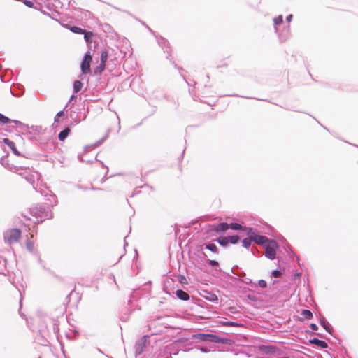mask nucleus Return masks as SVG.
Wrapping results in <instances>:
<instances>
[{
    "mask_svg": "<svg viewBox=\"0 0 358 358\" xmlns=\"http://www.w3.org/2000/svg\"><path fill=\"white\" fill-rule=\"evenodd\" d=\"M281 272L277 270L273 271L272 273V276H273L274 278H279L281 276Z\"/></svg>",
    "mask_w": 358,
    "mask_h": 358,
    "instance_id": "cd10ccee",
    "label": "nucleus"
},
{
    "mask_svg": "<svg viewBox=\"0 0 358 358\" xmlns=\"http://www.w3.org/2000/svg\"><path fill=\"white\" fill-rule=\"evenodd\" d=\"M242 226L238 223L229 224V229H231L233 230H239L242 229Z\"/></svg>",
    "mask_w": 358,
    "mask_h": 358,
    "instance_id": "a211bd4d",
    "label": "nucleus"
},
{
    "mask_svg": "<svg viewBox=\"0 0 358 358\" xmlns=\"http://www.w3.org/2000/svg\"><path fill=\"white\" fill-rule=\"evenodd\" d=\"M252 240L256 243L263 245L264 246L271 241L264 236L257 235L256 234L254 236H252Z\"/></svg>",
    "mask_w": 358,
    "mask_h": 358,
    "instance_id": "39448f33",
    "label": "nucleus"
},
{
    "mask_svg": "<svg viewBox=\"0 0 358 358\" xmlns=\"http://www.w3.org/2000/svg\"><path fill=\"white\" fill-rule=\"evenodd\" d=\"M3 141L5 144H6L11 149V150L15 155L20 156V154L18 152V150H17V148L15 145V143L13 141H11L8 138H3Z\"/></svg>",
    "mask_w": 358,
    "mask_h": 358,
    "instance_id": "423d86ee",
    "label": "nucleus"
},
{
    "mask_svg": "<svg viewBox=\"0 0 358 358\" xmlns=\"http://www.w3.org/2000/svg\"><path fill=\"white\" fill-rule=\"evenodd\" d=\"M92 61V55L90 51H88L85 53L80 65L81 71L83 74H87L91 72L90 64Z\"/></svg>",
    "mask_w": 358,
    "mask_h": 358,
    "instance_id": "20e7f679",
    "label": "nucleus"
},
{
    "mask_svg": "<svg viewBox=\"0 0 358 358\" xmlns=\"http://www.w3.org/2000/svg\"><path fill=\"white\" fill-rule=\"evenodd\" d=\"M258 285L262 288H265L267 286L266 282L265 280H259Z\"/></svg>",
    "mask_w": 358,
    "mask_h": 358,
    "instance_id": "393cba45",
    "label": "nucleus"
},
{
    "mask_svg": "<svg viewBox=\"0 0 358 358\" xmlns=\"http://www.w3.org/2000/svg\"><path fill=\"white\" fill-rule=\"evenodd\" d=\"M106 64L100 63L99 66L94 69V73L99 74L105 69Z\"/></svg>",
    "mask_w": 358,
    "mask_h": 358,
    "instance_id": "aec40b11",
    "label": "nucleus"
},
{
    "mask_svg": "<svg viewBox=\"0 0 358 358\" xmlns=\"http://www.w3.org/2000/svg\"><path fill=\"white\" fill-rule=\"evenodd\" d=\"M206 248L213 252H217V247L213 243H208L206 245Z\"/></svg>",
    "mask_w": 358,
    "mask_h": 358,
    "instance_id": "f3484780",
    "label": "nucleus"
},
{
    "mask_svg": "<svg viewBox=\"0 0 358 358\" xmlns=\"http://www.w3.org/2000/svg\"><path fill=\"white\" fill-rule=\"evenodd\" d=\"M228 238H229V243L230 242L232 244H236L239 240L238 236H229Z\"/></svg>",
    "mask_w": 358,
    "mask_h": 358,
    "instance_id": "412c9836",
    "label": "nucleus"
},
{
    "mask_svg": "<svg viewBox=\"0 0 358 358\" xmlns=\"http://www.w3.org/2000/svg\"><path fill=\"white\" fill-rule=\"evenodd\" d=\"M320 322L322 327L325 329V330L331 333L332 328L331 327L330 324L328 322L322 320H320Z\"/></svg>",
    "mask_w": 358,
    "mask_h": 358,
    "instance_id": "6ab92c4d",
    "label": "nucleus"
},
{
    "mask_svg": "<svg viewBox=\"0 0 358 358\" xmlns=\"http://www.w3.org/2000/svg\"><path fill=\"white\" fill-rule=\"evenodd\" d=\"M59 117H55V122H59Z\"/></svg>",
    "mask_w": 358,
    "mask_h": 358,
    "instance_id": "72a5a7b5",
    "label": "nucleus"
},
{
    "mask_svg": "<svg viewBox=\"0 0 358 358\" xmlns=\"http://www.w3.org/2000/svg\"><path fill=\"white\" fill-rule=\"evenodd\" d=\"M22 232L17 229H10L3 233V238L9 245L17 243L21 238Z\"/></svg>",
    "mask_w": 358,
    "mask_h": 358,
    "instance_id": "f257e3e1",
    "label": "nucleus"
},
{
    "mask_svg": "<svg viewBox=\"0 0 358 358\" xmlns=\"http://www.w3.org/2000/svg\"><path fill=\"white\" fill-rule=\"evenodd\" d=\"M64 115V111H62H62H59V112H58V113H57L56 117H62V116H63Z\"/></svg>",
    "mask_w": 358,
    "mask_h": 358,
    "instance_id": "473e14b6",
    "label": "nucleus"
},
{
    "mask_svg": "<svg viewBox=\"0 0 358 358\" xmlns=\"http://www.w3.org/2000/svg\"><path fill=\"white\" fill-rule=\"evenodd\" d=\"M176 296L181 300H183V301H187L189 299V294L181 290V289H178L176 291Z\"/></svg>",
    "mask_w": 358,
    "mask_h": 358,
    "instance_id": "9d476101",
    "label": "nucleus"
},
{
    "mask_svg": "<svg viewBox=\"0 0 358 358\" xmlns=\"http://www.w3.org/2000/svg\"><path fill=\"white\" fill-rule=\"evenodd\" d=\"M247 234L249 236L250 238L252 240V236H254L255 234L252 231L251 228L246 229Z\"/></svg>",
    "mask_w": 358,
    "mask_h": 358,
    "instance_id": "bb28decb",
    "label": "nucleus"
},
{
    "mask_svg": "<svg viewBox=\"0 0 358 358\" xmlns=\"http://www.w3.org/2000/svg\"><path fill=\"white\" fill-rule=\"evenodd\" d=\"M217 242L223 246H226L229 243V238L226 236H221L217 238Z\"/></svg>",
    "mask_w": 358,
    "mask_h": 358,
    "instance_id": "4468645a",
    "label": "nucleus"
},
{
    "mask_svg": "<svg viewBox=\"0 0 358 358\" xmlns=\"http://www.w3.org/2000/svg\"><path fill=\"white\" fill-rule=\"evenodd\" d=\"M310 343L312 344H315L322 348H327V343L322 340H319L317 338H313L310 340Z\"/></svg>",
    "mask_w": 358,
    "mask_h": 358,
    "instance_id": "1a4fd4ad",
    "label": "nucleus"
},
{
    "mask_svg": "<svg viewBox=\"0 0 358 358\" xmlns=\"http://www.w3.org/2000/svg\"><path fill=\"white\" fill-rule=\"evenodd\" d=\"M193 338L196 339H199L202 341H210L213 343H227L228 340L224 338H220L216 335L211 334H197L193 335Z\"/></svg>",
    "mask_w": 358,
    "mask_h": 358,
    "instance_id": "f03ea898",
    "label": "nucleus"
},
{
    "mask_svg": "<svg viewBox=\"0 0 358 358\" xmlns=\"http://www.w3.org/2000/svg\"><path fill=\"white\" fill-rule=\"evenodd\" d=\"M292 15H289V16L287 17V20L288 21H290V20H291V19H292Z\"/></svg>",
    "mask_w": 358,
    "mask_h": 358,
    "instance_id": "f704fd0d",
    "label": "nucleus"
},
{
    "mask_svg": "<svg viewBox=\"0 0 358 358\" xmlns=\"http://www.w3.org/2000/svg\"><path fill=\"white\" fill-rule=\"evenodd\" d=\"M252 240H251L250 238H245L242 241V243H243V245L246 248H248L250 247V245H251V241Z\"/></svg>",
    "mask_w": 358,
    "mask_h": 358,
    "instance_id": "4be33fe9",
    "label": "nucleus"
},
{
    "mask_svg": "<svg viewBox=\"0 0 358 358\" xmlns=\"http://www.w3.org/2000/svg\"><path fill=\"white\" fill-rule=\"evenodd\" d=\"M210 301H216L217 300V297L215 294H212L210 297L209 298Z\"/></svg>",
    "mask_w": 358,
    "mask_h": 358,
    "instance_id": "2f4dec72",
    "label": "nucleus"
},
{
    "mask_svg": "<svg viewBox=\"0 0 358 358\" xmlns=\"http://www.w3.org/2000/svg\"><path fill=\"white\" fill-rule=\"evenodd\" d=\"M229 229V224L225 222L220 223L213 227V230L216 232L224 231Z\"/></svg>",
    "mask_w": 358,
    "mask_h": 358,
    "instance_id": "0eeeda50",
    "label": "nucleus"
},
{
    "mask_svg": "<svg viewBox=\"0 0 358 358\" xmlns=\"http://www.w3.org/2000/svg\"><path fill=\"white\" fill-rule=\"evenodd\" d=\"M83 34H84V38L87 43H91L92 42V38L94 36V34L92 32L85 31Z\"/></svg>",
    "mask_w": 358,
    "mask_h": 358,
    "instance_id": "9b49d317",
    "label": "nucleus"
},
{
    "mask_svg": "<svg viewBox=\"0 0 358 358\" xmlns=\"http://www.w3.org/2000/svg\"><path fill=\"white\" fill-rule=\"evenodd\" d=\"M273 22H274L275 24H276V25L281 24L282 22V17L278 16V17L274 18Z\"/></svg>",
    "mask_w": 358,
    "mask_h": 358,
    "instance_id": "b1692460",
    "label": "nucleus"
},
{
    "mask_svg": "<svg viewBox=\"0 0 358 358\" xmlns=\"http://www.w3.org/2000/svg\"><path fill=\"white\" fill-rule=\"evenodd\" d=\"M9 119L0 113V122L3 124H7L9 122Z\"/></svg>",
    "mask_w": 358,
    "mask_h": 358,
    "instance_id": "5701e85b",
    "label": "nucleus"
},
{
    "mask_svg": "<svg viewBox=\"0 0 358 358\" xmlns=\"http://www.w3.org/2000/svg\"><path fill=\"white\" fill-rule=\"evenodd\" d=\"M69 29H70L71 31H72L73 33H75V34H83V33L85 32V29H83L76 26L70 27Z\"/></svg>",
    "mask_w": 358,
    "mask_h": 358,
    "instance_id": "f8f14e48",
    "label": "nucleus"
},
{
    "mask_svg": "<svg viewBox=\"0 0 358 358\" xmlns=\"http://www.w3.org/2000/svg\"><path fill=\"white\" fill-rule=\"evenodd\" d=\"M227 327H241V324L234 322H228L227 324H226Z\"/></svg>",
    "mask_w": 358,
    "mask_h": 358,
    "instance_id": "a878e982",
    "label": "nucleus"
},
{
    "mask_svg": "<svg viewBox=\"0 0 358 358\" xmlns=\"http://www.w3.org/2000/svg\"><path fill=\"white\" fill-rule=\"evenodd\" d=\"M228 322H220V324H222L224 326H227L226 324H227Z\"/></svg>",
    "mask_w": 358,
    "mask_h": 358,
    "instance_id": "c9c22d12",
    "label": "nucleus"
},
{
    "mask_svg": "<svg viewBox=\"0 0 358 358\" xmlns=\"http://www.w3.org/2000/svg\"><path fill=\"white\" fill-rule=\"evenodd\" d=\"M108 59V51L106 50H104L101 52V63L106 64V62Z\"/></svg>",
    "mask_w": 358,
    "mask_h": 358,
    "instance_id": "2eb2a0df",
    "label": "nucleus"
},
{
    "mask_svg": "<svg viewBox=\"0 0 358 358\" xmlns=\"http://www.w3.org/2000/svg\"><path fill=\"white\" fill-rule=\"evenodd\" d=\"M71 132V129L69 127L65 128L64 130L59 132L58 135V138L60 141H64L67 136L69 135Z\"/></svg>",
    "mask_w": 358,
    "mask_h": 358,
    "instance_id": "6e6552de",
    "label": "nucleus"
},
{
    "mask_svg": "<svg viewBox=\"0 0 358 358\" xmlns=\"http://www.w3.org/2000/svg\"><path fill=\"white\" fill-rule=\"evenodd\" d=\"M24 3L29 8H32L34 6V3L28 0H25Z\"/></svg>",
    "mask_w": 358,
    "mask_h": 358,
    "instance_id": "c85d7f7f",
    "label": "nucleus"
},
{
    "mask_svg": "<svg viewBox=\"0 0 358 358\" xmlns=\"http://www.w3.org/2000/svg\"><path fill=\"white\" fill-rule=\"evenodd\" d=\"M209 264L212 266H217L218 265V262L215 260H210Z\"/></svg>",
    "mask_w": 358,
    "mask_h": 358,
    "instance_id": "c756f323",
    "label": "nucleus"
},
{
    "mask_svg": "<svg viewBox=\"0 0 358 358\" xmlns=\"http://www.w3.org/2000/svg\"><path fill=\"white\" fill-rule=\"evenodd\" d=\"M83 87V83L80 80H76L73 83L74 92H78Z\"/></svg>",
    "mask_w": 358,
    "mask_h": 358,
    "instance_id": "ddd939ff",
    "label": "nucleus"
},
{
    "mask_svg": "<svg viewBox=\"0 0 358 358\" xmlns=\"http://www.w3.org/2000/svg\"><path fill=\"white\" fill-rule=\"evenodd\" d=\"M310 328H311V329H312V330H313V331H316V330H317V329H318L317 326L315 324H314V323H313V324H310Z\"/></svg>",
    "mask_w": 358,
    "mask_h": 358,
    "instance_id": "7c9ffc66",
    "label": "nucleus"
},
{
    "mask_svg": "<svg viewBox=\"0 0 358 358\" xmlns=\"http://www.w3.org/2000/svg\"><path fill=\"white\" fill-rule=\"evenodd\" d=\"M265 248V255L266 257L270 259H273L275 258L276 255V249L278 248V243L276 241L272 240L269 241L264 246Z\"/></svg>",
    "mask_w": 358,
    "mask_h": 358,
    "instance_id": "7ed1b4c3",
    "label": "nucleus"
},
{
    "mask_svg": "<svg viewBox=\"0 0 358 358\" xmlns=\"http://www.w3.org/2000/svg\"><path fill=\"white\" fill-rule=\"evenodd\" d=\"M301 315H303L306 319H311L313 317L311 311L308 310H303L301 312Z\"/></svg>",
    "mask_w": 358,
    "mask_h": 358,
    "instance_id": "dca6fc26",
    "label": "nucleus"
}]
</instances>
